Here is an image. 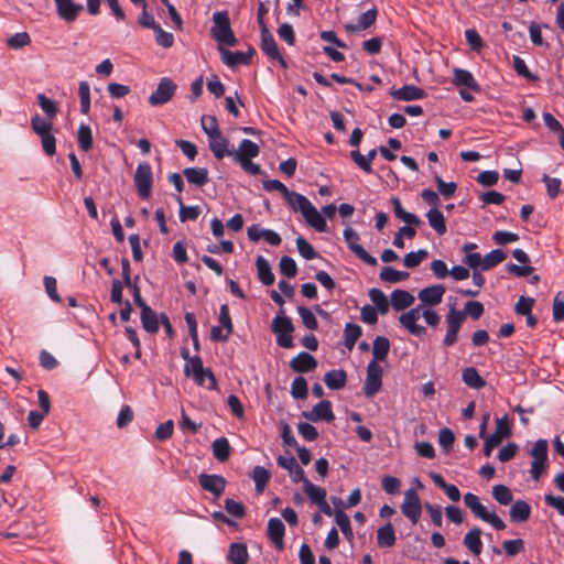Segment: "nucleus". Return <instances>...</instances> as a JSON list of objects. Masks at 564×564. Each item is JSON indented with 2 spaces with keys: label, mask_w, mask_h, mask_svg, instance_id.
I'll use <instances>...</instances> for the list:
<instances>
[{
  "label": "nucleus",
  "mask_w": 564,
  "mask_h": 564,
  "mask_svg": "<svg viewBox=\"0 0 564 564\" xmlns=\"http://www.w3.org/2000/svg\"><path fill=\"white\" fill-rule=\"evenodd\" d=\"M395 532L390 522L377 530V544L379 547H391L395 544Z\"/></svg>",
  "instance_id": "37"
},
{
  "label": "nucleus",
  "mask_w": 564,
  "mask_h": 564,
  "mask_svg": "<svg viewBox=\"0 0 564 564\" xmlns=\"http://www.w3.org/2000/svg\"><path fill=\"white\" fill-rule=\"evenodd\" d=\"M414 300V296L405 290L397 289L391 293V305L397 312L410 307Z\"/></svg>",
  "instance_id": "34"
},
{
  "label": "nucleus",
  "mask_w": 564,
  "mask_h": 564,
  "mask_svg": "<svg viewBox=\"0 0 564 564\" xmlns=\"http://www.w3.org/2000/svg\"><path fill=\"white\" fill-rule=\"evenodd\" d=\"M212 36L221 45L235 46L237 39L230 25L227 11H217L213 14Z\"/></svg>",
  "instance_id": "1"
},
{
  "label": "nucleus",
  "mask_w": 564,
  "mask_h": 564,
  "mask_svg": "<svg viewBox=\"0 0 564 564\" xmlns=\"http://www.w3.org/2000/svg\"><path fill=\"white\" fill-rule=\"evenodd\" d=\"M260 47L269 58L278 61L283 68L288 67V64L281 55L278 44L269 29L263 28L262 30Z\"/></svg>",
  "instance_id": "14"
},
{
  "label": "nucleus",
  "mask_w": 564,
  "mask_h": 564,
  "mask_svg": "<svg viewBox=\"0 0 564 564\" xmlns=\"http://www.w3.org/2000/svg\"><path fill=\"white\" fill-rule=\"evenodd\" d=\"M335 521L347 540H352L354 533L348 516L341 509H335Z\"/></svg>",
  "instance_id": "49"
},
{
  "label": "nucleus",
  "mask_w": 564,
  "mask_h": 564,
  "mask_svg": "<svg viewBox=\"0 0 564 564\" xmlns=\"http://www.w3.org/2000/svg\"><path fill=\"white\" fill-rule=\"evenodd\" d=\"M224 507L226 511L236 519H241L246 516L245 506L231 498L225 499Z\"/></svg>",
  "instance_id": "63"
},
{
  "label": "nucleus",
  "mask_w": 564,
  "mask_h": 564,
  "mask_svg": "<svg viewBox=\"0 0 564 564\" xmlns=\"http://www.w3.org/2000/svg\"><path fill=\"white\" fill-rule=\"evenodd\" d=\"M390 95L395 100H402V101H411V100H419L426 97V93L423 88L414 86V85H404L401 88H391Z\"/></svg>",
  "instance_id": "20"
},
{
  "label": "nucleus",
  "mask_w": 564,
  "mask_h": 564,
  "mask_svg": "<svg viewBox=\"0 0 564 564\" xmlns=\"http://www.w3.org/2000/svg\"><path fill=\"white\" fill-rule=\"evenodd\" d=\"M285 525L280 518H271L267 525V536L272 543L275 550L283 551L284 544Z\"/></svg>",
  "instance_id": "13"
},
{
  "label": "nucleus",
  "mask_w": 564,
  "mask_h": 564,
  "mask_svg": "<svg viewBox=\"0 0 564 564\" xmlns=\"http://www.w3.org/2000/svg\"><path fill=\"white\" fill-rule=\"evenodd\" d=\"M344 239L347 243L348 249L354 252V254L364 261L368 265H377V259L371 256L369 252L366 251V249L358 243L359 241V235L356 230H354L350 227H347L344 232Z\"/></svg>",
  "instance_id": "8"
},
{
  "label": "nucleus",
  "mask_w": 564,
  "mask_h": 564,
  "mask_svg": "<svg viewBox=\"0 0 564 564\" xmlns=\"http://www.w3.org/2000/svg\"><path fill=\"white\" fill-rule=\"evenodd\" d=\"M317 367V360L314 356L306 351H301L290 361V368L294 372H310L315 370Z\"/></svg>",
  "instance_id": "21"
},
{
  "label": "nucleus",
  "mask_w": 564,
  "mask_h": 564,
  "mask_svg": "<svg viewBox=\"0 0 564 564\" xmlns=\"http://www.w3.org/2000/svg\"><path fill=\"white\" fill-rule=\"evenodd\" d=\"M453 84L457 87H466L473 91L479 93L481 90L479 84L469 70L455 68Z\"/></svg>",
  "instance_id": "25"
},
{
  "label": "nucleus",
  "mask_w": 564,
  "mask_h": 564,
  "mask_svg": "<svg viewBox=\"0 0 564 564\" xmlns=\"http://www.w3.org/2000/svg\"><path fill=\"white\" fill-rule=\"evenodd\" d=\"M213 456L220 463L228 460L231 452L229 441L226 437L216 438L212 444Z\"/></svg>",
  "instance_id": "40"
},
{
  "label": "nucleus",
  "mask_w": 564,
  "mask_h": 564,
  "mask_svg": "<svg viewBox=\"0 0 564 564\" xmlns=\"http://www.w3.org/2000/svg\"><path fill=\"white\" fill-rule=\"evenodd\" d=\"M303 489L316 506L326 499V490L312 484L308 479L303 482Z\"/></svg>",
  "instance_id": "48"
},
{
  "label": "nucleus",
  "mask_w": 564,
  "mask_h": 564,
  "mask_svg": "<svg viewBox=\"0 0 564 564\" xmlns=\"http://www.w3.org/2000/svg\"><path fill=\"white\" fill-rule=\"evenodd\" d=\"M276 463L281 468L286 469L289 471L291 480L294 484L304 482L305 480H307V478L305 477L304 469L301 466H299L296 459L293 456L284 457L280 455L276 458Z\"/></svg>",
  "instance_id": "19"
},
{
  "label": "nucleus",
  "mask_w": 564,
  "mask_h": 564,
  "mask_svg": "<svg viewBox=\"0 0 564 564\" xmlns=\"http://www.w3.org/2000/svg\"><path fill=\"white\" fill-rule=\"evenodd\" d=\"M324 382L332 390H340L347 383V373L344 369H333L325 373Z\"/></svg>",
  "instance_id": "32"
},
{
  "label": "nucleus",
  "mask_w": 564,
  "mask_h": 564,
  "mask_svg": "<svg viewBox=\"0 0 564 564\" xmlns=\"http://www.w3.org/2000/svg\"><path fill=\"white\" fill-rule=\"evenodd\" d=\"M369 297L371 302L375 304V308L377 313L386 315L389 312L390 303L386 294L377 288H372L369 290Z\"/></svg>",
  "instance_id": "42"
},
{
  "label": "nucleus",
  "mask_w": 564,
  "mask_h": 564,
  "mask_svg": "<svg viewBox=\"0 0 564 564\" xmlns=\"http://www.w3.org/2000/svg\"><path fill=\"white\" fill-rule=\"evenodd\" d=\"M391 204L393 206V213L397 218L403 220L408 225L419 226L422 224L421 219L415 214L409 213L403 209L399 197H392Z\"/></svg>",
  "instance_id": "38"
},
{
  "label": "nucleus",
  "mask_w": 564,
  "mask_h": 564,
  "mask_svg": "<svg viewBox=\"0 0 564 564\" xmlns=\"http://www.w3.org/2000/svg\"><path fill=\"white\" fill-rule=\"evenodd\" d=\"M303 217L306 223L318 232H325L327 230V224L325 218L318 213V210L311 204L303 213Z\"/></svg>",
  "instance_id": "28"
},
{
  "label": "nucleus",
  "mask_w": 564,
  "mask_h": 564,
  "mask_svg": "<svg viewBox=\"0 0 564 564\" xmlns=\"http://www.w3.org/2000/svg\"><path fill=\"white\" fill-rule=\"evenodd\" d=\"M401 512L413 523L416 524L422 514L421 500L414 489H409L404 494V501L401 505Z\"/></svg>",
  "instance_id": "10"
},
{
  "label": "nucleus",
  "mask_w": 564,
  "mask_h": 564,
  "mask_svg": "<svg viewBox=\"0 0 564 564\" xmlns=\"http://www.w3.org/2000/svg\"><path fill=\"white\" fill-rule=\"evenodd\" d=\"M56 12L59 19L65 22H74L78 14L84 10L82 4L75 3L73 0H54Z\"/></svg>",
  "instance_id": "18"
},
{
  "label": "nucleus",
  "mask_w": 564,
  "mask_h": 564,
  "mask_svg": "<svg viewBox=\"0 0 564 564\" xmlns=\"http://www.w3.org/2000/svg\"><path fill=\"white\" fill-rule=\"evenodd\" d=\"M464 503L476 518L491 524L496 530L500 531L506 529V523L499 518V516H497L495 511H488L487 508L480 503L478 496L475 494H465Z\"/></svg>",
  "instance_id": "2"
},
{
  "label": "nucleus",
  "mask_w": 564,
  "mask_h": 564,
  "mask_svg": "<svg viewBox=\"0 0 564 564\" xmlns=\"http://www.w3.org/2000/svg\"><path fill=\"white\" fill-rule=\"evenodd\" d=\"M78 95L80 100V111L87 115L90 109V88L89 84L85 80L79 83Z\"/></svg>",
  "instance_id": "61"
},
{
  "label": "nucleus",
  "mask_w": 564,
  "mask_h": 564,
  "mask_svg": "<svg viewBox=\"0 0 564 564\" xmlns=\"http://www.w3.org/2000/svg\"><path fill=\"white\" fill-rule=\"evenodd\" d=\"M175 199L180 205V219L182 223L198 218L202 212L199 206H185L181 196H176Z\"/></svg>",
  "instance_id": "53"
},
{
  "label": "nucleus",
  "mask_w": 564,
  "mask_h": 564,
  "mask_svg": "<svg viewBox=\"0 0 564 564\" xmlns=\"http://www.w3.org/2000/svg\"><path fill=\"white\" fill-rule=\"evenodd\" d=\"M141 324L145 332L156 334L160 329V316L149 306L141 308Z\"/></svg>",
  "instance_id": "27"
},
{
  "label": "nucleus",
  "mask_w": 564,
  "mask_h": 564,
  "mask_svg": "<svg viewBox=\"0 0 564 564\" xmlns=\"http://www.w3.org/2000/svg\"><path fill=\"white\" fill-rule=\"evenodd\" d=\"M153 173L152 167L148 162L138 164L134 173V186L138 195L142 199H148L152 192Z\"/></svg>",
  "instance_id": "5"
},
{
  "label": "nucleus",
  "mask_w": 564,
  "mask_h": 564,
  "mask_svg": "<svg viewBox=\"0 0 564 564\" xmlns=\"http://www.w3.org/2000/svg\"><path fill=\"white\" fill-rule=\"evenodd\" d=\"M304 415L313 422L325 421L329 423L335 420V415L332 410V403L328 400L319 401L314 405L311 413H305Z\"/></svg>",
  "instance_id": "23"
},
{
  "label": "nucleus",
  "mask_w": 564,
  "mask_h": 564,
  "mask_svg": "<svg viewBox=\"0 0 564 564\" xmlns=\"http://www.w3.org/2000/svg\"><path fill=\"white\" fill-rule=\"evenodd\" d=\"M77 141L79 149L85 152L93 148V134L88 126L80 124L77 131Z\"/></svg>",
  "instance_id": "54"
},
{
  "label": "nucleus",
  "mask_w": 564,
  "mask_h": 564,
  "mask_svg": "<svg viewBox=\"0 0 564 564\" xmlns=\"http://www.w3.org/2000/svg\"><path fill=\"white\" fill-rule=\"evenodd\" d=\"M492 497L498 503L502 506H508L513 500V495L510 488L501 484L495 485L492 487Z\"/></svg>",
  "instance_id": "52"
},
{
  "label": "nucleus",
  "mask_w": 564,
  "mask_h": 564,
  "mask_svg": "<svg viewBox=\"0 0 564 564\" xmlns=\"http://www.w3.org/2000/svg\"><path fill=\"white\" fill-rule=\"evenodd\" d=\"M507 258V254L501 249H495L485 256L481 263V269L484 271H488L499 263H501Z\"/></svg>",
  "instance_id": "51"
},
{
  "label": "nucleus",
  "mask_w": 564,
  "mask_h": 564,
  "mask_svg": "<svg viewBox=\"0 0 564 564\" xmlns=\"http://www.w3.org/2000/svg\"><path fill=\"white\" fill-rule=\"evenodd\" d=\"M228 140L221 135V132L217 138L215 137L208 139V147L214 156L218 160H221L228 155H232V151L228 149Z\"/></svg>",
  "instance_id": "33"
},
{
  "label": "nucleus",
  "mask_w": 564,
  "mask_h": 564,
  "mask_svg": "<svg viewBox=\"0 0 564 564\" xmlns=\"http://www.w3.org/2000/svg\"><path fill=\"white\" fill-rule=\"evenodd\" d=\"M445 322L447 329L443 339V345L445 347H452L458 340V333L460 330L463 323L465 322L464 315L460 313L459 310L451 307L446 315Z\"/></svg>",
  "instance_id": "6"
},
{
  "label": "nucleus",
  "mask_w": 564,
  "mask_h": 564,
  "mask_svg": "<svg viewBox=\"0 0 564 564\" xmlns=\"http://www.w3.org/2000/svg\"><path fill=\"white\" fill-rule=\"evenodd\" d=\"M202 129L209 138H217L220 133L218 121L215 116L205 115L202 117Z\"/></svg>",
  "instance_id": "57"
},
{
  "label": "nucleus",
  "mask_w": 564,
  "mask_h": 564,
  "mask_svg": "<svg viewBox=\"0 0 564 564\" xmlns=\"http://www.w3.org/2000/svg\"><path fill=\"white\" fill-rule=\"evenodd\" d=\"M509 514L512 522H525L531 516V507L524 500H517L512 503L509 510Z\"/></svg>",
  "instance_id": "31"
},
{
  "label": "nucleus",
  "mask_w": 564,
  "mask_h": 564,
  "mask_svg": "<svg viewBox=\"0 0 564 564\" xmlns=\"http://www.w3.org/2000/svg\"><path fill=\"white\" fill-rule=\"evenodd\" d=\"M463 543L474 555H480L482 552L481 529L474 527L465 534Z\"/></svg>",
  "instance_id": "29"
},
{
  "label": "nucleus",
  "mask_w": 564,
  "mask_h": 564,
  "mask_svg": "<svg viewBox=\"0 0 564 564\" xmlns=\"http://www.w3.org/2000/svg\"><path fill=\"white\" fill-rule=\"evenodd\" d=\"M362 329L358 324L347 323L344 328V345L347 349L351 350L357 340L361 337Z\"/></svg>",
  "instance_id": "41"
},
{
  "label": "nucleus",
  "mask_w": 564,
  "mask_h": 564,
  "mask_svg": "<svg viewBox=\"0 0 564 564\" xmlns=\"http://www.w3.org/2000/svg\"><path fill=\"white\" fill-rule=\"evenodd\" d=\"M36 132L37 137L41 138L44 153L48 156H53L56 153V140L52 134V124L37 116Z\"/></svg>",
  "instance_id": "12"
},
{
  "label": "nucleus",
  "mask_w": 564,
  "mask_h": 564,
  "mask_svg": "<svg viewBox=\"0 0 564 564\" xmlns=\"http://www.w3.org/2000/svg\"><path fill=\"white\" fill-rule=\"evenodd\" d=\"M37 104L50 119L54 118L58 112L57 102L47 98L43 94H37Z\"/></svg>",
  "instance_id": "58"
},
{
  "label": "nucleus",
  "mask_w": 564,
  "mask_h": 564,
  "mask_svg": "<svg viewBox=\"0 0 564 564\" xmlns=\"http://www.w3.org/2000/svg\"><path fill=\"white\" fill-rule=\"evenodd\" d=\"M227 558L230 564H248L249 553L245 543H231Z\"/></svg>",
  "instance_id": "35"
},
{
  "label": "nucleus",
  "mask_w": 564,
  "mask_h": 564,
  "mask_svg": "<svg viewBox=\"0 0 564 564\" xmlns=\"http://www.w3.org/2000/svg\"><path fill=\"white\" fill-rule=\"evenodd\" d=\"M291 394L296 400H305L307 398V381L304 377L294 378L291 384Z\"/></svg>",
  "instance_id": "55"
},
{
  "label": "nucleus",
  "mask_w": 564,
  "mask_h": 564,
  "mask_svg": "<svg viewBox=\"0 0 564 564\" xmlns=\"http://www.w3.org/2000/svg\"><path fill=\"white\" fill-rule=\"evenodd\" d=\"M271 329L276 335V344L282 348H292L294 346L292 333L294 325L290 317L284 314V310L280 311L272 323Z\"/></svg>",
  "instance_id": "3"
},
{
  "label": "nucleus",
  "mask_w": 564,
  "mask_h": 564,
  "mask_svg": "<svg viewBox=\"0 0 564 564\" xmlns=\"http://www.w3.org/2000/svg\"><path fill=\"white\" fill-rule=\"evenodd\" d=\"M193 379L197 386H204L205 381L208 380L207 389H217V380L210 368H204L199 375H195Z\"/></svg>",
  "instance_id": "59"
},
{
  "label": "nucleus",
  "mask_w": 564,
  "mask_h": 564,
  "mask_svg": "<svg viewBox=\"0 0 564 564\" xmlns=\"http://www.w3.org/2000/svg\"><path fill=\"white\" fill-rule=\"evenodd\" d=\"M259 153V145L249 139H243L240 142L238 150L235 153L232 152L234 158L238 163L243 162L245 160H251L252 158L258 156Z\"/></svg>",
  "instance_id": "26"
},
{
  "label": "nucleus",
  "mask_w": 564,
  "mask_h": 564,
  "mask_svg": "<svg viewBox=\"0 0 564 564\" xmlns=\"http://www.w3.org/2000/svg\"><path fill=\"white\" fill-rule=\"evenodd\" d=\"M380 279L388 283H398L409 278V273L405 271H398L392 267H383L380 274Z\"/></svg>",
  "instance_id": "50"
},
{
  "label": "nucleus",
  "mask_w": 564,
  "mask_h": 564,
  "mask_svg": "<svg viewBox=\"0 0 564 564\" xmlns=\"http://www.w3.org/2000/svg\"><path fill=\"white\" fill-rule=\"evenodd\" d=\"M251 478L254 481L256 485V491L258 494H262L271 478V474L268 469H265L262 466H256L252 469Z\"/></svg>",
  "instance_id": "47"
},
{
  "label": "nucleus",
  "mask_w": 564,
  "mask_h": 564,
  "mask_svg": "<svg viewBox=\"0 0 564 564\" xmlns=\"http://www.w3.org/2000/svg\"><path fill=\"white\" fill-rule=\"evenodd\" d=\"M284 199L293 210H300L301 213L312 204L306 196L290 189L284 196Z\"/></svg>",
  "instance_id": "46"
},
{
  "label": "nucleus",
  "mask_w": 564,
  "mask_h": 564,
  "mask_svg": "<svg viewBox=\"0 0 564 564\" xmlns=\"http://www.w3.org/2000/svg\"><path fill=\"white\" fill-rule=\"evenodd\" d=\"M44 290L50 297V300L54 303H61L62 300L57 292V281L54 276L45 275L43 278Z\"/></svg>",
  "instance_id": "62"
},
{
  "label": "nucleus",
  "mask_w": 564,
  "mask_h": 564,
  "mask_svg": "<svg viewBox=\"0 0 564 564\" xmlns=\"http://www.w3.org/2000/svg\"><path fill=\"white\" fill-rule=\"evenodd\" d=\"M390 350V341L387 337L377 336L372 344V356L376 364L383 361Z\"/></svg>",
  "instance_id": "43"
},
{
  "label": "nucleus",
  "mask_w": 564,
  "mask_h": 564,
  "mask_svg": "<svg viewBox=\"0 0 564 564\" xmlns=\"http://www.w3.org/2000/svg\"><path fill=\"white\" fill-rule=\"evenodd\" d=\"M462 379L466 386L473 389H481L486 386L485 379L479 375L478 370L474 367H468L463 370Z\"/></svg>",
  "instance_id": "44"
},
{
  "label": "nucleus",
  "mask_w": 564,
  "mask_h": 564,
  "mask_svg": "<svg viewBox=\"0 0 564 564\" xmlns=\"http://www.w3.org/2000/svg\"><path fill=\"white\" fill-rule=\"evenodd\" d=\"M445 291L446 289L443 284H435L422 289L417 297L424 305L435 306L442 302Z\"/></svg>",
  "instance_id": "22"
},
{
  "label": "nucleus",
  "mask_w": 564,
  "mask_h": 564,
  "mask_svg": "<svg viewBox=\"0 0 564 564\" xmlns=\"http://www.w3.org/2000/svg\"><path fill=\"white\" fill-rule=\"evenodd\" d=\"M256 265L258 270V278L261 281V283L264 285L273 284L274 274L272 273L269 262L262 256H259L257 258Z\"/></svg>",
  "instance_id": "45"
},
{
  "label": "nucleus",
  "mask_w": 564,
  "mask_h": 564,
  "mask_svg": "<svg viewBox=\"0 0 564 564\" xmlns=\"http://www.w3.org/2000/svg\"><path fill=\"white\" fill-rule=\"evenodd\" d=\"M485 312L484 304L478 301H468L464 305V310L460 313L464 315V321L466 316H470L473 319H479Z\"/></svg>",
  "instance_id": "56"
},
{
  "label": "nucleus",
  "mask_w": 564,
  "mask_h": 564,
  "mask_svg": "<svg viewBox=\"0 0 564 564\" xmlns=\"http://www.w3.org/2000/svg\"><path fill=\"white\" fill-rule=\"evenodd\" d=\"M511 435V427L508 422V416L496 420V431L489 435L484 443L482 453L486 457H489L495 447H497L503 437H509Z\"/></svg>",
  "instance_id": "7"
},
{
  "label": "nucleus",
  "mask_w": 564,
  "mask_h": 564,
  "mask_svg": "<svg viewBox=\"0 0 564 564\" xmlns=\"http://www.w3.org/2000/svg\"><path fill=\"white\" fill-rule=\"evenodd\" d=\"M426 218L429 225L435 230V232L438 236H443L446 234L447 228L445 217L442 214V212L438 210V208H431L426 214Z\"/></svg>",
  "instance_id": "39"
},
{
  "label": "nucleus",
  "mask_w": 564,
  "mask_h": 564,
  "mask_svg": "<svg viewBox=\"0 0 564 564\" xmlns=\"http://www.w3.org/2000/svg\"><path fill=\"white\" fill-rule=\"evenodd\" d=\"M177 86L172 79L163 77L148 101L153 107L165 105L173 98Z\"/></svg>",
  "instance_id": "9"
},
{
  "label": "nucleus",
  "mask_w": 564,
  "mask_h": 564,
  "mask_svg": "<svg viewBox=\"0 0 564 564\" xmlns=\"http://www.w3.org/2000/svg\"><path fill=\"white\" fill-rule=\"evenodd\" d=\"M547 448V441L540 438L533 444L529 452L533 458L530 469V475L533 480H539L546 469Z\"/></svg>",
  "instance_id": "4"
},
{
  "label": "nucleus",
  "mask_w": 564,
  "mask_h": 564,
  "mask_svg": "<svg viewBox=\"0 0 564 564\" xmlns=\"http://www.w3.org/2000/svg\"><path fill=\"white\" fill-rule=\"evenodd\" d=\"M183 175L189 184L202 187L209 181L208 170L206 167H186Z\"/></svg>",
  "instance_id": "30"
},
{
  "label": "nucleus",
  "mask_w": 564,
  "mask_h": 564,
  "mask_svg": "<svg viewBox=\"0 0 564 564\" xmlns=\"http://www.w3.org/2000/svg\"><path fill=\"white\" fill-rule=\"evenodd\" d=\"M429 256L427 250L420 249L417 251H411L404 256L403 264L409 268H416L421 262Z\"/></svg>",
  "instance_id": "60"
},
{
  "label": "nucleus",
  "mask_w": 564,
  "mask_h": 564,
  "mask_svg": "<svg viewBox=\"0 0 564 564\" xmlns=\"http://www.w3.org/2000/svg\"><path fill=\"white\" fill-rule=\"evenodd\" d=\"M198 482L205 491L213 494L216 498L223 495L227 484L226 479L220 475L204 473L198 476Z\"/></svg>",
  "instance_id": "17"
},
{
  "label": "nucleus",
  "mask_w": 564,
  "mask_h": 564,
  "mask_svg": "<svg viewBox=\"0 0 564 564\" xmlns=\"http://www.w3.org/2000/svg\"><path fill=\"white\" fill-rule=\"evenodd\" d=\"M382 386V368L376 360H371L367 366V376L364 387L366 397L371 398L377 394Z\"/></svg>",
  "instance_id": "11"
},
{
  "label": "nucleus",
  "mask_w": 564,
  "mask_h": 564,
  "mask_svg": "<svg viewBox=\"0 0 564 564\" xmlns=\"http://www.w3.org/2000/svg\"><path fill=\"white\" fill-rule=\"evenodd\" d=\"M219 52L221 55V61L229 67H235L237 65H249L251 63L252 56L256 54L253 47H249L248 52H231L220 46Z\"/></svg>",
  "instance_id": "16"
},
{
  "label": "nucleus",
  "mask_w": 564,
  "mask_h": 564,
  "mask_svg": "<svg viewBox=\"0 0 564 564\" xmlns=\"http://www.w3.org/2000/svg\"><path fill=\"white\" fill-rule=\"evenodd\" d=\"M378 17V10L376 7L360 14L357 24L348 23L345 25V30L349 33H356L369 29L376 23Z\"/></svg>",
  "instance_id": "24"
},
{
  "label": "nucleus",
  "mask_w": 564,
  "mask_h": 564,
  "mask_svg": "<svg viewBox=\"0 0 564 564\" xmlns=\"http://www.w3.org/2000/svg\"><path fill=\"white\" fill-rule=\"evenodd\" d=\"M553 319L564 321V292H558L553 300Z\"/></svg>",
  "instance_id": "64"
},
{
  "label": "nucleus",
  "mask_w": 564,
  "mask_h": 564,
  "mask_svg": "<svg viewBox=\"0 0 564 564\" xmlns=\"http://www.w3.org/2000/svg\"><path fill=\"white\" fill-rule=\"evenodd\" d=\"M421 316V305H419L414 308H411L406 313H403L399 317V322L405 329L409 330L410 334L414 336H421L426 332V328L424 326L416 324Z\"/></svg>",
  "instance_id": "15"
},
{
  "label": "nucleus",
  "mask_w": 564,
  "mask_h": 564,
  "mask_svg": "<svg viewBox=\"0 0 564 564\" xmlns=\"http://www.w3.org/2000/svg\"><path fill=\"white\" fill-rule=\"evenodd\" d=\"M430 477L433 480V482L446 494L448 499L455 502L459 501L460 491L455 485L447 484L443 476L437 473H431Z\"/></svg>",
  "instance_id": "36"
}]
</instances>
